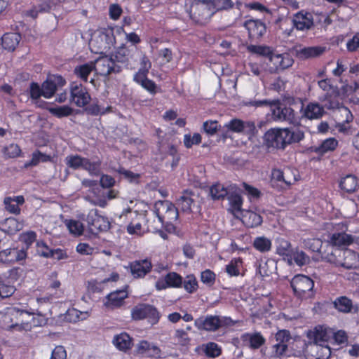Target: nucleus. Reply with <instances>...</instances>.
<instances>
[{
	"label": "nucleus",
	"mask_w": 359,
	"mask_h": 359,
	"mask_svg": "<svg viewBox=\"0 0 359 359\" xmlns=\"http://www.w3.org/2000/svg\"><path fill=\"white\" fill-rule=\"evenodd\" d=\"M273 64L274 69L277 72L283 71L293 65L294 60L289 54H273L269 59Z\"/></svg>",
	"instance_id": "b1692460"
},
{
	"label": "nucleus",
	"mask_w": 359,
	"mask_h": 359,
	"mask_svg": "<svg viewBox=\"0 0 359 359\" xmlns=\"http://www.w3.org/2000/svg\"><path fill=\"white\" fill-rule=\"evenodd\" d=\"M130 269L134 278H144L152 269L151 261L148 258L133 261L130 263Z\"/></svg>",
	"instance_id": "aec40b11"
},
{
	"label": "nucleus",
	"mask_w": 359,
	"mask_h": 359,
	"mask_svg": "<svg viewBox=\"0 0 359 359\" xmlns=\"http://www.w3.org/2000/svg\"><path fill=\"white\" fill-rule=\"evenodd\" d=\"M69 102L78 107H84L91 101V95L88 88L78 81L69 84Z\"/></svg>",
	"instance_id": "0eeeda50"
},
{
	"label": "nucleus",
	"mask_w": 359,
	"mask_h": 359,
	"mask_svg": "<svg viewBox=\"0 0 359 359\" xmlns=\"http://www.w3.org/2000/svg\"><path fill=\"white\" fill-rule=\"evenodd\" d=\"M86 222L90 231L93 233L107 231L110 229V222L108 218L100 215L96 209H92L89 211Z\"/></svg>",
	"instance_id": "f8f14e48"
},
{
	"label": "nucleus",
	"mask_w": 359,
	"mask_h": 359,
	"mask_svg": "<svg viewBox=\"0 0 359 359\" xmlns=\"http://www.w3.org/2000/svg\"><path fill=\"white\" fill-rule=\"evenodd\" d=\"M243 260L241 257L233 258L226 266V272L230 276H238L240 274L239 266L242 265Z\"/></svg>",
	"instance_id": "603ef678"
},
{
	"label": "nucleus",
	"mask_w": 359,
	"mask_h": 359,
	"mask_svg": "<svg viewBox=\"0 0 359 359\" xmlns=\"http://www.w3.org/2000/svg\"><path fill=\"white\" fill-rule=\"evenodd\" d=\"M247 50L249 53L259 56L266 57L269 59H270L271 55L273 54V50L271 48L266 46L251 44L247 46Z\"/></svg>",
	"instance_id": "49530a36"
},
{
	"label": "nucleus",
	"mask_w": 359,
	"mask_h": 359,
	"mask_svg": "<svg viewBox=\"0 0 359 359\" xmlns=\"http://www.w3.org/2000/svg\"><path fill=\"white\" fill-rule=\"evenodd\" d=\"M292 22L293 26L298 31L309 30L314 25L313 14L304 9L293 15Z\"/></svg>",
	"instance_id": "f3484780"
},
{
	"label": "nucleus",
	"mask_w": 359,
	"mask_h": 359,
	"mask_svg": "<svg viewBox=\"0 0 359 359\" xmlns=\"http://www.w3.org/2000/svg\"><path fill=\"white\" fill-rule=\"evenodd\" d=\"M94 70L101 76H108L112 73L117 74L121 72L122 68L117 65L112 57H108L106 54L99 57L93 62Z\"/></svg>",
	"instance_id": "9b49d317"
},
{
	"label": "nucleus",
	"mask_w": 359,
	"mask_h": 359,
	"mask_svg": "<svg viewBox=\"0 0 359 359\" xmlns=\"http://www.w3.org/2000/svg\"><path fill=\"white\" fill-rule=\"evenodd\" d=\"M290 285L297 297L306 298L311 297L314 287V281L307 276L297 274L292 278Z\"/></svg>",
	"instance_id": "1a4fd4ad"
},
{
	"label": "nucleus",
	"mask_w": 359,
	"mask_h": 359,
	"mask_svg": "<svg viewBox=\"0 0 359 359\" xmlns=\"http://www.w3.org/2000/svg\"><path fill=\"white\" fill-rule=\"evenodd\" d=\"M332 329L324 325H318L306 333L309 343L312 346L325 345L332 338Z\"/></svg>",
	"instance_id": "9d476101"
},
{
	"label": "nucleus",
	"mask_w": 359,
	"mask_h": 359,
	"mask_svg": "<svg viewBox=\"0 0 359 359\" xmlns=\"http://www.w3.org/2000/svg\"><path fill=\"white\" fill-rule=\"evenodd\" d=\"M293 249L290 242L283 238L276 240V253L284 257L288 261H291V255Z\"/></svg>",
	"instance_id": "2f4dec72"
},
{
	"label": "nucleus",
	"mask_w": 359,
	"mask_h": 359,
	"mask_svg": "<svg viewBox=\"0 0 359 359\" xmlns=\"http://www.w3.org/2000/svg\"><path fill=\"white\" fill-rule=\"evenodd\" d=\"M65 224L72 234L75 236H81L83 232V226L79 221L74 219H67L65 221Z\"/></svg>",
	"instance_id": "6e6d98bb"
},
{
	"label": "nucleus",
	"mask_w": 359,
	"mask_h": 359,
	"mask_svg": "<svg viewBox=\"0 0 359 359\" xmlns=\"http://www.w3.org/2000/svg\"><path fill=\"white\" fill-rule=\"evenodd\" d=\"M241 339L243 342L248 343L251 349H258L264 344L266 340L264 337L259 333H245L242 335Z\"/></svg>",
	"instance_id": "cd10ccee"
},
{
	"label": "nucleus",
	"mask_w": 359,
	"mask_h": 359,
	"mask_svg": "<svg viewBox=\"0 0 359 359\" xmlns=\"http://www.w3.org/2000/svg\"><path fill=\"white\" fill-rule=\"evenodd\" d=\"M135 217L133 218L132 221L129 223L127 226V231L129 234H142L144 231L142 228V222L146 221V217L137 212H134Z\"/></svg>",
	"instance_id": "72a5a7b5"
},
{
	"label": "nucleus",
	"mask_w": 359,
	"mask_h": 359,
	"mask_svg": "<svg viewBox=\"0 0 359 359\" xmlns=\"http://www.w3.org/2000/svg\"><path fill=\"white\" fill-rule=\"evenodd\" d=\"M48 111L58 118L67 117L73 114L74 109L68 105L57 107H50L47 108Z\"/></svg>",
	"instance_id": "79ce46f5"
},
{
	"label": "nucleus",
	"mask_w": 359,
	"mask_h": 359,
	"mask_svg": "<svg viewBox=\"0 0 359 359\" xmlns=\"http://www.w3.org/2000/svg\"><path fill=\"white\" fill-rule=\"evenodd\" d=\"M21 149L17 144H11L4 147V153L8 158H16L20 156Z\"/></svg>",
	"instance_id": "338daca9"
},
{
	"label": "nucleus",
	"mask_w": 359,
	"mask_h": 359,
	"mask_svg": "<svg viewBox=\"0 0 359 359\" xmlns=\"http://www.w3.org/2000/svg\"><path fill=\"white\" fill-rule=\"evenodd\" d=\"M24 313L19 310H11L1 316V327L8 330H16L19 331L26 330L30 325L27 323H23L21 318Z\"/></svg>",
	"instance_id": "6e6552de"
},
{
	"label": "nucleus",
	"mask_w": 359,
	"mask_h": 359,
	"mask_svg": "<svg viewBox=\"0 0 359 359\" xmlns=\"http://www.w3.org/2000/svg\"><path fill=\"white\" fill-rule=\"evenodd\" d=\"M204 353L207 357L215 358L222 354V349L217 344L208 342L205 344Z\"/></svg>",
	"instance_id": "5fc2aeb1"
},
{
	"label": "nucleus",
	"mask_w": 359,
	"mask_h": 359,
	"mask_svg": "<svg viewBox=\"0 0 359 359\" xmlns=\"http://www.w3.org/2000/svg\"><path fill=\"white\" fill-rule=\"evenodd\" d=\"M210 8L213 10V15L217 11L228 10L234 6L231 0H208Z\"/></svg>",
	"instance_id": "a18cd8bd"
},
{
	"label": "nucleus",
	"mask_w": 359,
	"mask_h": 359,
	"mask_svg": "<svg viewBox=\"0 0 359 359\" xmlns=\"http://www.w3.org/2000/svg\"><path fill=\"white\" fill-rule=\"evenodd\" d=\"M161 315L158 309L154 305L140 303L131 309V318L134 320H147L151 325L157 324Z\"/></svg>",
	"instance_id": "39448f33"
},
{
	"label": "nucleus",
	"mask_w": 359,
	"mask_h": 359,
	"mask_svg": "<svg viewBox=\"0 0 359 359\" xmlns=\"http://www.w3.org/2000/svg\"><path fill=\"white\" fill-rule=\"evenodd\" d=\"M193 203L194 200L187 192H185L182 196H180V198L177 201V204L183 212H191V205Z\"/></svg>",
	"instance_id": "bf43d9fd"
},
{
	"label": "nucleus",
	"mask_w": 359,
	"mask_h": 359,
	"mask_svg": "<svg viewBox=\"0 0 359 359\" xmlns=\"http://www.w3.org/2000/svg\"><path fill=\"white\" fill-rule=\"evenodd\" d=\"M279 22V29L282 31L283 34L285 37L292 36L295 27L293 26L292 19L290 20L287 17L279 18L276 23Z\"/></svg>",
	"instance_id": "c03bdc74"
},
{
	"label": "nucleus",
	"mask_w": 359,
	"mask_h": 359,
	"mask_svg": "<svg viewBox=\"0 0 359 359\" xmlns=\"http://www.w3.org/2000/svg\"><path fill=\"white\" fill-rule=\"evenodd\" d=\"M252 245L260 252H266L271 248V241L264 236H259L255 238Z\"/></svg>",
	"instance_id": "09e8293b"
},
{
	"label": "nucleus",
	"mask_w": 359,
	"mask_h": 359,
	"mask_svg": "<svg viewBox=\"0 0 359 359\" xmlns=\"http://www.w3.org/2000/svg\"><path fill=\"white\" fill-rule=\"evenodd\" d=\"M129 52L128 48L123 44L115 50L111 57H114L113 59L115 62L125 63L128 60Z\"/></svg>",
	"instance_id": "3c124183"
},
{
	"label": "nucleus",
	"mask_w": 359,
	"mask_h": 359,
	"mask_svg": "<svg viewBox=\"0 0 359 359\" xmlns=\"http://www.w3.org/2000/svg\"><path fill=\"white\" fill-rule=\"evenodd\" d=\"M101 165L102 161L97 158L94 161L85 158L82 169L88 171L91 175L98 176L101 172Z\"/></svg>",
	"instance_id": "a19ab883"
},
{
	"label": "nucleus",
	"mask_w": 359,
	"mask_h": 359,
	"mask_svg": "<svg viewBox=\"0 0 359 359\" xmlns=\"http://www.w3.org/2000/svg\"><path fill=\"white\" fill-rule=\"evenodd\" d=\"M43 89L36 82H32L29 85V97L32 100H36L43 96Z\"/></svg>",
	"instance_id": "774afa93"
},
{
	"label": "nucleus",
	"mask_w": 359,
	"mask_h": 359,
	"mask_svg": "<svg viewBox=\"0 0 359 359\" xmlns=\"http://www.w3.org/2000/svg\"><path fill=\"white\" fill-rule=\"evenodd\" d=\"M220 128L217 121L208 120L203 124V130L210 136L215 135Z\"/></svg>",
	"instance_id": "680f3d73"
},
{
	"label": "nucleus",
	"mask_w": 359,
	"mask_h": 359,
	"mask_svg": "<svg viewBox=\"0 0 359 359\" xmlns=\"http://www.w3.org/2000/svg\"><path fill=\"white\" fill-rule=\"evenodd\" d=\"M114 345L120 351H126L133 346V339L126 332L116 335L113 339Z\"/></svg>",
	"instance_id": "c756f323"
},
{
	"label": "nucleus",
	"mask_w": 359,
	"mask_h": 359,
	"mask_svg": "<svg viewBox=\"0 0 359 359\" xmlns=\"http://www.w3.org/2000/svg\"><path fill=\"white\" fill-rule=\"evenodd\" d=\"M228 200L230 204V209L233 212H238L243 211L242 205L243 200L242 196L238 194H231L228 196Z\"/></svg>",
	"instance_id": "8fccbe9b"
},
{
	"label": "nucleus",
	"mask_w": 359,
	"mask_h": 359,
	"mask_svg": "<svg viewBox=\"0 0 359 359\" xmlns=\"http://www.w3.org/2000/svg\"><path fill=\"white\" fill-rule=\"evenodd\" d=\"M25 203L23 196H18L13 198L6 197L4 199V204L7 211L15 215L20 213V208L19 205H22Z\"/></svg>",
	"instance_id": "7c9ffc66"
},
{
	"label": "nucleus",
	"mask_w": 359,
	"mask_h": 359,
	"mask_svg": "<svg viewBox=\"0 0 359 359\" xmlns=\"http://www.w3.org/2000/svg\"><path fill=\"white\" fill-rule=\"evenodd\" d=\"M290 339L291 336L288 330H282L277 332L275 335L276 343L272 346L271 356L275 358H281L285 356Z\"/></svg>",
	"instance_id": "ddd939ff"
},
{
	"label": "nucleus",
	"mask_w": 359,
	"mask_h": 359,
	"mask_svg": "<svg viewBox=\"0 0 359 359\" xmlns=\"http://www.w3.org/2000/svg\"><path fill=\"white\" fill-rule=\"evenodd\" d=\"M202 142V137L200 133H195L191 135V134H185L184 135L183 143L187 149L191 148L194 145H198Z\"/></svg>",
	"instance_id": "864d4df0"
},
{
	"label": "nucleus",
	"mask_w": 359,
	"mask_h": 359,
	"mask_svg": "<svg viewBox=\"0 0 359 359\" xmlns=\"http://www.w3.org/2000/svg\"><path fill=\"white\" fill-rule=\"evenodd\" d=\"M215 280H216L215 273L210 269H205V271H202L201 273V282L208 287L212 286L215 283Z\"/></svg>",
	"instance_id": "0e129e2a"
},
{
	"label": "nucleus",
	"mask_w": 359,
	"mask_h": 359,
	"mask_svg": "<svg viewBox=\"0 0 359 359\" xmlns=\"http://www.w3.org/2000/svg\"><path fill=\"white\" fill-rule=\"evenodd\" d=\"M210 195L214 201L224 200L228 195V191L223 184L217 182L210 187Z\"/></svg>",
	"instance_id": "37998d69"
},
{
	"label": "nucleus",
	"mask_w": 359,
	"mask_h": 359,
	"mask_svg": "<svg viewBox=\"0 0 359 359\" xmlns=\"http://www.w3.org/2000/svg\"><path fill=\"white\" fill-rule=\"evenodd\" d=\"M344 262L341 266L346 269L355 268L358 265L359 255L355 252L346 249L343 252Z\"/></svg>",
	"instance_id": "e433bc0d"
},
{
	"label": "nucleus",
	"mask_w": 359,
	"mask_h": 359,
	"mask_svg": "<svg viewBox=\"0 0 359 359\" xmlns=\"http://www.w3.org/2000/svg\"><path fill=\"white\" fill-rule=\"evenodd\" d=\"M16 288L10 277L0 274V297L6 299L11 297Z\"/></svg>",
	"instance_id": "a878e982"
},
{
	"label": "nucleus",
	"mask_w": 359,
	"mask_h": 359,
	"mask_svg": "<svg viewBox=\"0 0 359 359\" xmlns=\"http://www.w3.org/2000/svg\"><path fill=\"white\" fill-rule=\"evenodd\" d=\"M206 1L208 0H194L187 10L190 18L196 24L205 25L213 15V10Z\"/></svg>",
	"instance_id": "7ed1b4c3"
},
{
	"label": "nucleus",
	"mask_w": 359,
	"mask_h": 359,
	"mask_svg": "<svg viewBox=\"0 0 359 359\" xmlns=\"http://www.w3.org/2000/svg\"><path fill=\"white\" fill-rule=\"evenodd\" d=\"M1 39L3 48L8 51H13L19 44L21 35L16 32H8L5 33Z\"/></svg>",
	"instance_id": "bb28decb"
},
{
	"label": "nucleus",
	"mask_w": 359,
	"mask_h": 359,
	"mask_svg": "<svg viewBox=\"0 0 359 359\" xmlns=\"http://www.w3.org/2000/svg\"><path fill=\"white\" fill-rule=\"evenodd\" d=\"M116 43L113 27L102 28L99 34L93 36L89 42L92 52L105 55L109 53Z\"/></svg>",
	"instance_id": "f03ea898"
},
{
	"label": "nucleus",
	"mask_w": 359,
	"mask_h": 359,
	"mask_svg": "<svg viewBox=\"0 0 359 359\" xmlns=\"http://www.w3.org/2000/svg\"><path fill=\"white\" fill-rule=\"evenodd\" d=\"M359 187L358 178L354 175H347L342 177L339 182V187L346 193L355 192Z\"/></svg>",
	"instance_id": "c85d7f7f"
},
{
	"label": "nucleus",
	"mask_w": 359,
	"mask_h": 359,
	"mask_svg": "<svg viewBox=\"0 0 359 359\" xmlns=\"http://www.w3.org/2000/svg\"><path fill=\"white\" fill-rule=\"evenodd\" d=\"M232 324L230 317H219L218 316L208 315L205 318L201 317L195 320L194 325L199 330L215 332L222 327L229 326Z\"/></svg>",
	"instance_id": "423d86ee"
},
{
	"label": "nucleus",
	"mask_w": 359,
	"mask_h": 359,
	"mask_svg": "<svg viewBox=\"0 0 359 359\" xmlns=\"http://www.w3.org/2000/svg\"><path fill=\"white\" fill-rule=\"evenodd\" d=\"M338 146V141L334 137L327 138L317 147L314 151L319 155H324L329 151H333Z\"/></svg>",
	"instance_id": "58836bf2"
},
{
	"label": "nucleus",
	"mask_w": 359,
	"mask_h": 359,
	"mask_svg": "<svg viewBox=\"0 0 359 359\" xmlns=\"http://www.w3.org/2000/svg\"><path fill=\"white\" fill-rule=\"evenodd\" d=\"M242 187L250 201L257 200L261 197L262 193L257 188L250 185L246 182H243Z\"/></svg>",
	"instance_id": "052dcab7"
},
{
	"label": "nucleus",
	"mask_w": 359,
	"mask_h": 359,
	"mask_svg": "<svg viewBox=\"0 0 359 359\" xmlns=\"http://www.w3.org/2000/svg\"><path fill=\"white\" fill-rule=\"evenodd\" d=\"M316 353L315 359H328L332 354L330 347L327 344L312 346Z\"/></svg>",
	"instance_id": "13d9d810"
},
{
	"label": "nucleus",
	"mask_w": 359,
	"mask_h": 359,
	"mask_svg": "<svg viewBox=\"0 0 359 359\" xmlns=\"http://www.w3.org/2000/svg\"><path fill=\"white\" fill-rule=\"evenodd\" d=\"M182 287L189 294H193L196 292L198 289V283L195 275H187L184 280H183Z\"/></svg>",
	"instance_id": "de8ad7c7"
},
{
	"label": "nucleus",
	"mask_w": 359,
	"mask_h": 359,
	"mask_svg": "<svg viewBox=\"0 0 359 359\" xmlns=\"http://www.w3.org/2000/svg\"><path fill=\"white\" fill-rule=\"evenodd\" d=\"M95 67L93 65V62L85 63L83 65H77L74 69V74L77 78H79L84 82H87L88 76L94 70Z\"/></svg>",
	"instance_id": "4c0bfd02"
},
{
	"label": "nucleus",
	"mask_w": 359,
	"mask_h": 359,
	"mask_svg": "<svg viewBox=\"0 0 359 359\" xmlns=\"http://www.w3.org/2000/svg\"><path fill=\"white\" fill-rule=\"evenodd\" d=\"M353 242L351 235L344 232L334 233L330 238V243L335 246L346 247L351 245Z\"/></svg>",
	"instance_id": "c9c22d12"
},
{
	"label": "nucleus",
	"mask_w": 359,
	"mask_h": 359,
	"mask_svg": "<svg viewBox=\"0 0 359 359\" xmlns=\"http://www.w3.org/2000/svg\"><path fill=\"white\" fill-rule=\"evenodd\" d=\"M20 229L21 224L13 217H8L0 222V230L8 235H13Z\"/></svg>",
	"instance_id": "473e14b6"
},
{
	"label": "nucleus",
	"mask_w": 359,
	"mask_h": 359,
	"mask_svg": "<svg viewBox=\"0 0 359 359\" xmlns=\"http://www.w3.org/2000/svg\"><path fill=\"white\" fill-rule=\"evenodd\" d=\"M26 257L27 252L23 249L10 248L0 251V262L6 264L25 260Z\"/></svg>",
	"instance_id": "6ab92c4d"
},
{
	"label": "nucleus",
	"mask_w": 359,
	"mask_h": 359,
	"mask_svg": "<svg viewBox=\"0 0 359 359\" xmlns=\"http://www.w3.org/2000/svg\"><path fill=\"white\" fill-rule=\"evenodd\" d=\"M244 27L247 29L250 40H259L266 32V23L259 19H248L244 22Z\"/></svg>",
	"instance_id": "dca6fc26"
},
{
	"label": "nucleus",
	"mask_w": 359,
	"mask_h": 359,
	"mask_svg": "<svg viewBox=\"0 0 359 359\" xmlns=\"http://www.w3.org/2000/svg\"><path fill=\"white\" fill-rule=\"evenodd\" d=\"M182 276L175 271H170L159 278L155 283V289L162 291L168 288H180L182 287Z\"/></svg>",
	"instance_id": "2eb2a0df"
},
{
	"label": "nucleus",
	"mask_w": 359,
	"mask_h": 359,
	"mask_svg": "<svg viewBox=\"0 0 359 359\" xmlns=\"http://www.w3.org/2000/svg\"><path fill=\"white\" fill-rule=\"evenodd\" d=\"M304 137V133L299 128H271L264 135L266 147L273 149H285L287 144L299 142Z\"/></svg>",
	"instance_id": "f257e3e1"
},
{
	"label": "nucleus",
	"mask_w": 359,
	"mask_h": 359,
	"mask_svg": "<svg viewBox=\"0 0 359 359\" xmlns=\"http://www.w3.org/2000/svg\"><path fill=\"white\" fill-rule=\"evenodd\" d=\"M318 86L324 91L326 92V94L325 95V99L324 101L325 107L327 109H334L339 107V103L338 100L336 99L337 97L335 96L333 99L332 98L331 95H330V92L334 91L333 86H332L330 83V80L328 79H322L318 81Z\"/></svg>",
	"instance_id": "4be33fe9"
},
{
	"label": "nucleus",
	"mask_w": 359,
	"mask_h": 359,
	"mask_svg": "<svg viewBox=\"0 0 359 359\" xmlns=\"http://www.w3.org/2000/svg\"><path fill=\"white\" fill-rule=\"evenodd\" d=\"M85 158L79 155H71L67 157V164L71 168L77 170L82 168Z\"/></svg>",
	"instance_id": "e2e57ef3"
},
{
	"label": "nucleus",
	"mask_w": 359,
	"mask_h": 359,
	"mask_svg": "<svg viewBox=\"0 0 359 359\" xmlns=\"http://www.w3.org/2000/svg\"><path fill=\"white\" fill-rule=\"evenodd\" d=\"M334 307L339 312L350 313L353 309V302L346 296H341L335 299L333 302Z\"/></svg>",
	"instance_id": "ea45409f"
},
{
	"label": "nucleus",
	"mask_w": 359,
	"mask_h": 359,
	"mask_svg": "<svg viewBox=\"0 0 359 359\" xmlns=\"http://www.w3.org/2000/svg\"><path fill=\"white\" fill-rule=\"evenodd\" d=\"M128 286L123 289L116 290L111 292L106 296L104 305L107 308L111 309H119L125 304V299L128 297Z\"/></svg>",
	"instance_id": "a211bd4d"
},
{
	"label": "nucleus",
	"mask_w": 359,
	"mask_h": 359,
	"mask_svg": "<svg viewBox=\"0 0 359 359\" xmlns=\"http://www.w3.org/2000/svg\"><path fill=\"white\" fill-rule=\"evenodd\" d=\"M241 216L242 222L248 228H255L262 223V217L254 211L244 210L242 211Z\"/></svg>",
	"instance_id": "393cba45"
},
{
	"label": "nucleus",
	"mask_w": 359,
	"mask_h": 359,
	"mask_svg": "<svg viewBox=\"0 0 359 359\" xmlns=\"http://www.w3.org/2000/svg\"><path fill=\"white\" fill-rule=\"evenodd\" d=\"M274 119L276 121H287L294 126L300 125V118L290 107L278 103L272 111Z\"/></svg>",
	"instance_id": "4468645a"
},
{
	"label": "nucleus",
	"mask_w": 359,
	"mask_h": 359,
	"mask_svg": "<svg viewBox=\"0 0 359 359\" xmlns=\"http://www.w3.org/2000/svg\"><path fill=\"white\" fill-rule=\"evenodd\" d=\"M325 107L318 102H311L304 108L302 107V116L309 120L319 119L325 113Z\"/></svg>",
	"instance_id": "5701e85b"
},
{
	"label": "nucleus",
	"mask_w": 359,
	"mask_h": 359,
	"mask_svg": "<svg viewBox=\"0 0 359 359\" xmlns=\"http://www.w3.org/2000/svg\"><path fill=\"white\" fill-rule=\"evenodd\" d=\"M154 213L161 226L173 225L179 217L177 208L168 201H158L154 205Z\"/></svg>",
	"instance_id": "20e7f679"
},
{
	"label": "nucleus",
	"mask_w": 359,
	"mask_h": 359,
	"mask_svg": "<svg viewBox=\"0 0 359 359\" xmlns=\"http://www.w3.org/2000/svg\"><path fill=\"white\" fill-rule=\"evenodd\" d=\"M41 88L43 89V97L47 99L51 98L57 90L55 85L50 79H47L43 81Z\"/></svg>",
	"instance_id": "4d7b16f0"
},
{
	"label": "nucleus",
	"mask_w": 359,
	"mask_h": 359,
	"mask_svg": "<svg viewBox=\"0 0 359 359\" xmlns=\"http://www.w3.org/2000/svg\"><path fill=\"white\" fill-rule=\"evenodd\" d=\"M324 46H309L302 48L298 55L302 59H309L312 57H317L321 55L325 51Z\"/></svg>",
	"instance_id": "f704fd0d"
},
{
	"label": "nucleus",
	"mask_w": 359,
	"mask_h": 359,
	"mask_svg": "<svg viewBox=\"0 0 359 359\" xmlns=\"http://www.w3.org/2000/svg\"><path fill=\"white\" fill-rule=\"evenodd\" d=\"M136 352L138 355L147 358H160L162 351L161 348L153 343L147 340L140 341L136 347Z\"/></svg>",
	"instance_id": "412c9836"
},
{
	"label": "nucleus",
	"mask_w": 359,
	"mask_h": 359,
	"mask_svg": "<svg viewBox=\"0 0 359 359\" xmlns=\"http://www.w3.org/2000/svg\"><path fill=\"white\" fill-rule=\"evenodd\" d=\"M243 121L238 118H233L225 124V127L231 132L241 133L243 129Z\"/></svg>",
	"instance_id": "69168bd1"
}]
</instances>
